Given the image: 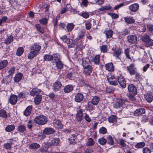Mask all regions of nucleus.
<instances>
[{"label":"nucleus","mask_w":153,"mask_h":153,"mask_svg":"<svg viewBox=\"0 0 153 153\" xmlns=\"http://www.w3.org/2000/svg\"><path fill=\"white\" fill-rule=\"evenodd\" d=\"M41 46L37 44H34L30 46V52L27 58L28 59H31L36 56L38 54L41 49Z\"/></svg>","instance_id":"1"},{"label":"nucleus","mask_w":153,"mask_h":153,"mask_svg":"<svg viewBox=\"0 0 153 153\" xmlns=\"http://www.w3.org/2000/svg\"><path fill=\"white\" fill-rule=\"evenodd\" d=\"M48 121L47 117L43 115L37 116L34 119L36 124L40 125L45 124Z\"/></svg>","instance_id":"2"},{"label":"nucleus","mask_w":153,"mask_h":153,"mask_svg":"<svg viewBox=\"0 0 153 153\" xmlns=\"http://www.w3.org/2000/svg\"><path fill=\"white\" fill-rule=\"evenodd\" d=\"M127 100L122 98H118L116 99L115 102L113 104V107L116 108H121L126 102Z\"/></svg>","instance_id":"3"},{"label":"nucleus","mask_w":153,"mask_h":153,"mask_svg":"<svg viewBox=\"0 0 153 153\" xmlns=\"http://www.w3.org/2000/svg\"><path fill=\"white\" fill-rule=\"evenodd\" d=\"M107 79L109 84L112 85H118V80L115 78L114 76L111 74H108Z\"/></svg>","instance_id":"4"},{"label":"nucleus","mask_w":153,"mask_h":153,"mask_svg":"<svg viewBox=\"0 0 153 153\" xmlns=\"http://www.w3.org/2000/svg\"><path fill=\"white\" fill-rule=\"evenodd\" d=\"M62 86V84L61 82L57 80L53 83L52 87V90L54 92H56L59 91Z\"/></svg>","instance_id":"5"},{"label":"nucleus","mask_w":153,"mask_h":153,"mask_svg":"<svg viewBox=\"0 0 153 153\" xmlns=\"http://www.w3.org/2000/svg\"><path fill=\"white\" fill-rule=\"evenodd\" d=\"M83 112L82 109L77 111L76 114V119L78 122H80L83 119Z\"/></svg>","instance_id":"6"},{"label":"nucleus","mask_w":153,"mask_h":153,"mask_svg":"<svg viewBox=\"0 0 153 153\" xmlns=\"http://www.w3.org/2000/svg\"><path fill=\"white\" fill-rule=\"evenodd\" d=\"M129 94L136 95L137 93L136 88L133 84H130L128 86Z\"/></svg>","instance_id":"7"},{"label":"nucleus","mask_w":153,"mask_h":153,"mask_svg":"<svg viewBox=\"0 0 153 153\" xmlns=\"http://www.w3.org/2000/svg\"><path fill=\"white\" fill-rule=\"evenodd\" d=\"M127 68L129 72L131 75H134L135 72L137 71V69L135 67L134 64H131L129 66L127 67Z\"/></svg>","instance_id":"8"},{"label":"nucleus","mask_w":153,"mask_h":153,"mask_svg":"<svg viewBox=\"0 0 153 153\" xmlns=\"http://www.w3.org/2000/svg\"><path fill=\"white\" fill-rule=\"evenodd\" d=\"M53 123V126L56 128L61 129L63 128L62 123L59 120L56 119L54 120Z\"/></svg>","instance_id":"9"},{"label":"nucleus","mask_w":153,"mask_h":153,"mask_svg":"<svg viewBox=\"0 0 153 153\" xmlns=\"http://www.w3.org/2000/svg\"><path fill=\"white\" fill-rule=\"evenodd\" d=\"M118 82L122 88H124L126 87V82L125 79L123 76H120L118 77Z\"/></svg>","instance_id":"10"},{"label":"nucleus","mask_w":153,"mask_h":153,"mask_svg":"<svg viewBox=\"0 0 153 153\" xmlns=\"http://www.w3.org/2000/svg\"><path fill=\"white\" fill-rule=\"evenodd\" d=\"M17 96L14 94L11 95L8 100V102L12 105H13L17 103Z\"/></svg>","instance_id":"11"},{"label":"nucleus","mask_w":153,"mask_h":153,"mask_svg":"<svg viewBox=\"0 0 153 153\" xmlns=\"http://www.w3.org/2000/svg\"><path fill=\"white\" fill-rule=\"evenodd\" d=\"M55 132V131L52 128L47 127L43 130V133L47 135L53 134Z\"/></svg>","instance_id":"12"},{"label":"nucleus","mask_w":153,"mask_h":153,"mask_svg":"<svg viewBox=\"0 0 153 153\" xmlns=\"http://www.w3.org/2000/svg\"><path fill=\"white\" fill-rule=\"evenodd\" d=\"M60 142V140L58 138H54L51 140L50 141L48 142V144L50 146H57Z\"/></svg>","instance_id":"13"},{"label":"nucleus","mask_w":153,"mask_h":153,"mask_svg":"<svg viewBox=\"0 0 153 153\" xmlns=\"http://www.w3.org/2000/svg\"><path fill=\"white\" fill-rule=\"evenodd\" d=\"M128 41L132 44L135 43L137 41V37L134 35L128 36L127 37Z\"/></svg>","instance_id":"14"},{"label":"nucleus","mask_w":153,"mask_h":153,"mask_svg":"<svg viewBox=\"0 0 153 153\" xmlns=\"http://www.w3.org/2000/svg\"><path fill=\"white\" fill-rule=\"evenodd\" d=\"M84 98L83 95L81 93L76 94L75 96V101L77 102H80L83 100Z\"/></svg>","instance_id":"15"},{"label":"nucleus","mask_w":153,"mask_h":153,"mask_svg":"<svg viewBox=\"0 0 153 153\" xmlns=\"http://www.w3.org/2000/svg\"><path fill=\"white\" fill-rule=\"evenodd\" d=\"M74 86L71 85H66L64 88V92L65 93H68L71 92L73 90Z\"/></svg>","instance_id":"16"},{"label":"nucleus","mask_w":153,"mask_h":153,"mask_svg":"<svg viewBox=\"0 0 153 153\" xmlns=\"http://www.w3.org/2000/svg\"><path fill=\"white\" fill-rule=\"evenodd\" d=\"M84 69L83 71L84 73L87 76H90L91 73L92 72V67L89 65L87 66V67L84 68Z\"/></svg>","instance_id":"17"},{"label":"nucleus","mask_w":153,"mask_h":153,"mask_svg":"<svg viewBox=\"0 0 153 153\" xmlns=\"http://www.w3.org/2000/svg\"><path fill=\"white\" fill-rule=\"evenodd\" d=\"M41 92V90L37 88H34L30 91V94L31 96L34 97L35 96H36L37 95H39Z\"/></svg>","instance_id":"18"},{"label":"nucleus","mask_w":153,"mask_h":153,"mask_svg":"<svg viewBox=\"0 0 153 153\" xmlns=\"http://www.w3.org/2000/svg\"><path fill=\"white\" fill-rule=\"evenodd\" d=\"M145 112V110L144 108H140L137 109L134 111V114L135 116H137L143 114Z\"/></svg>","instance_id":"19"},{"label":"nucleus","mask_w":153,"mask_h":153,"mask_svg":"<svg viewBox=\"0 0 153 153\" xmlns=\"http://www.w3.org/2000/svg\"><path fill=\"white\" fill-rule=\"evenodd\" d=\"M23 77V74L20 73H18L16 75L14 78V81L16 83L21 80Z\"/></svg>","instance_id":"20"},{"label":"nucleus","mask_w":153,"mask_h":153,"mask_svg":"<svg viewBox=\"0 0 153 153\" xmlns=\"http://www.w3.org/2000/svg\"><path fill=\"white\" fill-rule=\"evenodd\" d=\"M17 130L19 133L24 134L25 131H26V126L24 125H20L18 126Z\"/></svg>","instance_id":"21"},{"label":"nucleus","mask_w":153,"mask_h":153,"mask_svg":"<svg viewBox=\"0 0 153 153\" xmlns=\"http://www.w3.org/2000/svg\"><path fill=\"white\" fill-rule=\"evenodd\" d=\"M139 7V5L138 4L135 3L130 5L129 7V9L132 12H136Z\"/></svg>","instance_id":"22"},{"label":"nucleus","mask_w":153,"mask_h":153,"mask_svg":"<svg viewBox=\"0 0 153 153\" xmlns=\"http://www.w3.org/2000/svg\"><path fill=\"white\" fill-rule=\"evenodd\" d=\"M32 108L33 106L31 105L27 106L24 111V115L26 116H27L29 115L31 113Z\"/></svg>","instance_id":"23"},{"label":"nucleus","mask_w":153,"mask_h":153,"mask_svg":"<svg viewBox=\"0 0 153 153\" xmlns=\"http://www.w3.org/2000/svg\"><path fill=\"white\" fill-rule=\"evenodd\" d=\"M42 96L41 95H37L34 99V103L36 105H38L41 102Z\"/></svg>","instance_id":"24"},{"label":"nucleus","mask_w":153,"mask_h":153,"mask_svg":"<svg viewBox=\"0 0 153 153\" xmlns=\"http://www.w3.org/2000/svg\"><path fill=\"white\" fill-rule=\"evenodd\" d=\"M106 69L109 71H113L114 70V66L112 62L106 64L105 65Z\"/></svg>","instance_id":"25"},{"label":"nucleus","mask_w":153,"mask_h":153,"mask_svg":"<svg viewBox=\"0 0 153 153\" xmlns=\"http://www.w3.org/2000/svg\"><path fill=\"white\" fill-rule=\"evenodd\" d=\"M113 55L117 58H119V56L121 54V50L120 48H116L113 50Z\"/></svg>","instance_id":"26"},{"label":"nucleus","mask_w":153,"mask_h":153,"mask_svg":"<svg viewBox=\"0 0 153 153\" xmlns=\"http://www.w3.org/2000/svg\"><path fill=\"white\" fill-rule=\"evenodd\" d=\"M100 100V97L98 96L93 97L91 99V102L92 104L94 105H97Z\"/></svg>","instance_id":"27"},{"label":"nucleus","mask_w":153,"mask_h":153,"mask_svg":"<svg viewBox=\"0 0 153 153\" xmlns=\"http://www.w3.org/2000/svg\"><path fill=\"white\" fill-rule=\"evenodd\" d=\"M108 121L110 123H116L117 121V117L114 115H111L108 118Z\"/></svg>","instance_id":"28"},{"label":"nucleus","mask_w":153,"mask_h":153,"mask_svg":"<svg viewBox=\"0 0 153 153\" xmlns=\"http://www.w3.org/2000/svg\"><path fill=\"white\" fill-rule=\"evenodd\" d=\"M15 129V126L14 125H8L5 128L6 131L10 132L13 131Z\"/></svg>","instance_id":"29"},{"label":"nucleus","mask_w":153,"mask_h":153,"mask_svg":"<svg viewBox=\"0 0 153 153\" xmlns=\"http://www.w3.org/2000/svg\"><path fill=\"white\" fill-rule=\"evenodd\" d=\"M8 62L7 60H4L0 62V70L5 68L7 65Z\"/></svg>","instance_id":"30"},{"label":"nucleus","mask_w":153,"mask_h":153,"mask_svg":"<svg viewBox=\"0 0 153 153\" xmlns=\"http://www.w3.org/2000/svg\"><path fill=\"white\" fill-rule=\"evenodd\" d=\"M95 142L93 139L91 138H88L86 143V145L87 146H91L94 145Z\"/></svg>","instance_id":"31"},{"label":"nucleus","mask_w":153,"mask_h":153,"mask_svg":"<svg viewBox=\"0 0 153 153\" xmlns=\"http://www.w3.org/2000/svg\"><path fill=\"white\" fill-rule=\"evenodd\" d=\"M124 19L126 22L127 24L133 23L135 22L134 19L131 16L125 17Z\"/></svg>","instance_id":"32"},{"label":"nucleus","mask_w":153,"mask_h":153,"mask_svg":"<svg viewBox=\"0 0 153 153\" xmlns=\"http://www.w3.org/2000/svg\"><path fill=\"white\" fill-rule=\"evenodd\" d=\"M104 33L105 34L107 38H110L112 37L113 32L112 30H110L108 31H105Z\"/></svg>","instance_id":"33"},{"label":"nucleus","mask_w":153,"mask_h":153,"mask_svg":"<svg viewBox=\"0 0 153 153\" xmlns=\"http://www.w3.org/2000/svg\"><path fill=\"white\" fill-rule=\"evenodd\" d=\"M13 36L10 35L5 39L4 43L6 45L10 44L13 41Z\"/></svg>","instance_id":"34"},{"label":"nucleus","mask_w":153,"mask_h":153,"mask_svg":"<svg viewBox=\"0 0 153 153\" xmlns=\"http://www.w3.org/2000/svg\"><path fill=\"white\" fill-rule=\"evenodd\" d=\"M66 43L67 44L69 48L74 47L75 45V41L72 39H69Z\"/></svg>","instance_id":"35"},{"label":"nucleus","mask_w":153,"mask_h":153,"mask_svg":"<svg viewBox=\"0 0 153 153\" xmlns=\"http://www.w3.org/2000/svg\"><path fill=\"white\" fill-rule=\"evenodd\" d=\"M43 59L45 61H50L53 59V56L50 54L45 55L43 56Z\"/></svg>","instance_id":"36"},{"label":"nucleus","mask_w":153,"mask_h":153,"mask_svg":"<svg viewBox=\"0 0 153 153\" xmlns=\"http://www.w3.org/2000/svg\"><path fill=\"white\" fill-rule=\"evenodd\" d=\"M56 66L58 69H61L63 68V64L61 60L56 62Z\"/></svg>","instance_id":"37"},{"label":"nucleus","mask_w":153,"mask_h":153,"mask_svg":"<svg viewBox=\"0 0 153 153\" xmlns=\"http://www.w3.org/2000/svg\"><path fill=\"white\" fill-rule=\"evenodd\" d=\"M106 140L108 144L110 145H113L114 141L111 136H108L106 138Z\"/></svg>","instance_id":"38"},{"label":"nucleus","mask_w":153,"mask_h":153,"mask_svg":"<svg viewBox=\"0 0 153 153\" xmlns=\"http://www.w3.org/2000/svg\"><path fill=\"white\" fill-rule=\"evenodd\" d=\"M145 98L149 102H151L153 100V96L151 94H147L145 96Z\"/></svg>","instance_id":"39"},{"label":"nucleus","mask_w":153,"mask_h":153,"mask_svg":"<svg viewBox=\"0 0 153 153\" xmlns=\"http://www.w3.org/2000/svg\"><path fill=\"white\" fill-rule=\"evenodd\" d=\"M75 25L72 23H68L66 26L67 30L68 32L71 31L74 27Z\"/></svg>","instance_id":"40"},{"label":"nucleus","mask_w":153,"mask_h":153,"mask_svg":"<svg viewBox=\"0 0 153 153\" xmlns=\"http://www.w3.org/2000/svg\"><path fill=\"white\" fill-rule=\"evenodd\" d=\"M145 145V143L143 142L137 143L135 146V148L140 149L143 148Z\"/></svg>","instance_id":"41"},{"label":"nucleus","mask_w":153,"mask_h":153,"mask_svg":"<svg viewBox=\"0 0 153 153\" xmlns=\"http://www.w3.org/2000/svg\"><path fill=\"white\" fill-rule=\"evenodd\" d=\"M24 49L23 47H20L17 49L16 54L18 56H21L23 53Z\"/></svg>","instance_id":"42"},{"label":"nucleus","mask_w":153,"mask_h":153,"mask_svg":"<svg viewBox=\"0 0 153 153\" xmlns=\"http://www.w3.org/2000/svg\"><path fill=\"white\" fill-rule=\"evenodd\" d=\"M49 146H50L48 144V143L47 144H45L40 149V151L42 152H47Z\"/></svg>","instance_id":"43"},{"label":"nucleus","mask_w":153,"mask_h":153,"mask_svg":"<svg viewBox=\"0 0 153 153\" xmlns=\"http://www.w3.org/2000/svg\"><path fill=\"white\" fill-rule=\"evenodd\" d=\"M35 27H36L37 30L41 33H43L44 32V30L43 27L41 26L40 24H36L35 25Z\"/></svg>","instance_id":"44"},{"label":"nucleus","mask_w":153,"mask_h":153,"mask_svg":"<svg viewBox=\"0 0 153 153\" xmlns=\"http://www.w3.org/2000/svg\"><path fill=\"white\" fill-rule=\"evenodd\" d=\"M93 61L95 64L98 65L100 63V55H97L95 56L93 59Z\"/></svg>","instance_id":"45"},{"label":"nucleus","mask_w":153,"mask_h":153,"mask_svg":"<svg viewBox=\"0 0 153 153\" xmlns=\"http://www.w3.org/2000/svg\"><path fill=\"white\" fill-rule=\"evenodd\" d=\"M0 117L4 118L6 119L7 117V115L6 111L3 109L0 110Z\"/></svg>","instance_id":"46"},{"label":"nucleus","mask_w":153,"mask_h":153,"mask_svg":"<svg viewBox=\"0 0 153 153\" xmlns=\"http://www.w3.org/2000/svg\"><path fill=\"white\" fill-rule=\"evenodd\" d=\"M144 43L146 46L147 47L152 46L153 45V40L150 38Z\"/></svg>","instance_id":"47"},{"label":"nucleus","mask_w":153,"mask_h":153,"mask_svg":"<svg viewBox=\"0 0 153 153\" xmlns=\"http://www.w3.org/2000/svg\"><path fill=\"white\" fill-rule=\"evenodd\" d=\"M111 8V6L107 5L104 6L98 9V10L100 11L108 10L110 9Z\"/></svg>","instance_id":"48"},{"label":"nucleus","mask_w":153,"mask_h":153,"mask_svg":"<svg viewBox=\"0 0 153 153\" xmlns=\"http://www.w3.org/2000/svg\"><path fill=\"white\" fill-rule=\"evenodd\" d=\"M53 56V59L56 62L60 60L61 57L59 54L58 53L54 54Z\"/></svg>","instance_id":"49"},{"label":"nucleus","mask_w":153,"mask_h":153,"mask_svg":"<svg viewBox=\"0 0 153 153\" xmlns=\"http://www.w3.org/2000/svg\"><path fill=\"white\" fill-rule=\"evenodd\" d=\"M98 143L101 145H104L107 143L106 139L104 137H101L98 140Z\"/></svg>","instance_id":"50"},{"label":"nucleus","mask_w":153,"mask_h":153,"mask_svg":"<svg viewBox=\"0 0 153 153\" xmlns=\"http://www.w3.org/2000/svg\"><path fill=\"white\" fill-rule=\"evenodd\" d=\"M147 27L150 33L153 34V25L151 24H148Z\"/></svg>","instance_id":"51"},{"label":"nucleus","mask_w":153,"mask_h":153,"mask_svg":"<svg viewBox=\"0 0 153 153\" xmlns=\"http://www.w3.org/2000/svg\"><path fill=\"white\" fill-rule=\"evenodd\" d=\"M150 39L149 36L147 34H145L141 37L142 40L145 43L148 40Z\"/></svg>","instance_id":"52"},{"label":"nucleus","mask_w":153,"mask_h":153,"mask_svg":"<svg viewBox=\"0 0 153 153\" xmlns=\"http://www.w3.org/2000/svg\"><path fill=\"white\" fill-rule=\"evenodd\" d=\"M30 148L31 149H37L40 147V145L36 143H33L31 144L30 146Z\"/></svg>","instance_id":"53"},{"label":"nucleus","mask_w":153,"mask_h":153,"mask_svg":"<svg viewBox=\"0 0 153 153\" xmlns=\"http://www.w3.org/2000/svg\"><path fill=\"white\" fill-rule=\"evenodd\" d=\"M99 132L100 134H105L107 132V129L105 127H102L100 128Z\"/></svg>","instance_id":"54"},{"label":"nucleus","mask_w":153,"mask_h":153,"mask_svg":"<svg viewBox=\"0 0 153 153\" xmlns=\"http://www.w3.org/2000/svg\"><path fill=\"white\" fill-rule=\"evenodd\" d=\"M115 90V88L111 86L106 88V91L108 93H109L114 92Z\"/></svg>","instance_id":"55"},{"label":"nucleus","mask_w":153,"mask_h":153,"mask_svg":"<svg viewBox=\"0 0 153 153\" xmlns=\"http://www.w3.org/2000/svg\"><path fill=\"white\" fill-rule=\"evenodd\" d=\"M60 39L64 43H67L68 42V41L69 39L68 38L66 35H64L60 38Z\"/></svg>","instance_id":"56"},{"label":"nucleus","mask_w":153,"mask_h":153,"mask_svg":"<svg viewBox=\"0 0 153 153\" xmlns=\"http://www.w3.org/2000/svg\"><path fill=\"white\" fill-rule=\"evenodd\" d=\"M15 71V68L14 67L10 68L8 71V73L9 75L11 76L14 73Z\"/></svg>","instance_id":"57"},{"label":"nucleus","mask_w":153,"mask_h":153,"mask_svg":"<svg viewBox=\"0 0 153 153\" xmlns=\"http://www.w3.org/2000/svg\"><path fill=\"white\" fill-rule=\"evenodd\" d=\"M85 28L87 30H90L91 27V23L88 21H87L85 23Z\"/></svg>","instance_id":"58"},{"label":"nucleus","mask_w":153,"mask_h":153,"mask_svg":"<svg viewBox=\"0 0 153 153\" xmlns=\"http://www.w3.org/2000/svg\"><path fill=\"white\" fill-rule=\"evenodd\" d=\"M80 15L85 19H87L88 18L89 16V15L88 13L86 12L81 13L80 14Z\"/></svg>","instance_id":"59"},{"label":"nucleus","mask_w":153,"mask_h":153,"mask_svg":"<svg viewBox=\"0 0 153 153\" xmlns=\"http://www.w3.org/2000/svg\"><path fill=\"white\" fill-rule=\"evenodd\" d=\"M143 153H151V150L148 148L145 147L143 149Z\"/></svg>","instance_id":"60"},{"label":"nucleus","mask_w":153,"mask_h":153,"mask_svg":"<svg viewBox=\"0 0 153 153\" xmlns=\"http://www.w3.org/2000/svg\"><path fill=\"white\" fill-rule=\"evenodd\" d=\"M91 101L88 102L87 104L85 105L86 108L90 110L93 109V107Z\"/></svg>","instance_id":"61"},{"label":"nucleus","mask_w":153,"mask_h":153,"mask_svg":"<svg viewBox=\"0 0 153 153\" xmlns=\"http://www.w3.org/2000/svg\"><path fill=\"white\" fill-rule=\"evenodd\" d=\"M26 93L24 91L20 92L19 93L17 97L19 98H25L26 96Z\"/></svg>","instance_id":"62"},{"label":"nucleus","mask_w":153,"mask_h":153,"mask_svg":"<svg viewBox=\"0 0 153 153\" xmlns=\"http://www.w3.org/2000/svg\"><path fill=\"white\" fill-rule=\"evenodd\" d=\"M39 22L43 25H46L48 23V20L46 18H43L39 20Z\"/></svg>","instance_id":"63"},{"label":"nucleus","mask_w":153,"mask_h":153,"mask_svg":"<svg viewBox=\"0 0 153 153\" xmlns=\"http://www.w3.org/2000/svg\"><path fill=\"white\" fill-rule=\"evenodd\" d=\"M139 27L140 28L139 30L140 32H145L146 28L144 24H143L142 25H139Z\"/></svg>","instance_id":"64"}]
</instances>
